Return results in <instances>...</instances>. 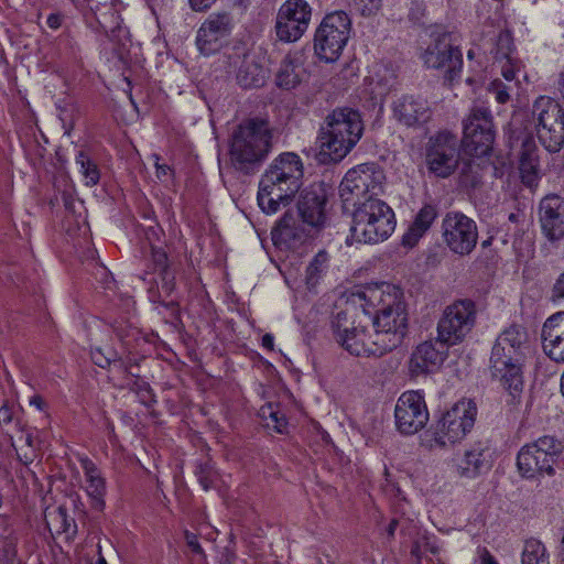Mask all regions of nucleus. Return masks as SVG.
Segmentation results:
<instances>
[{"mask_svg":"<svg viewBox=\"0 0 564 564\" xmlns=\"http://www.w3.org/2000/svg\"><path fill=\"white\" fill-rule=\"evenodd\" d=\"M46 23L51 29H58L61 26V17L58 14H50Z\"/></svg>","mask_w":564,"mask_h":564,"instance_id":"obj_52","label":"nucleus"},{"mask_svg":"<svg viewBox=\"0 0 564 564\" xmlns=\"http://www.w3.org/2000/svg\"><path fill=\"white\" fill-rule=\"evenodd\" d=\"M458 161V141L455 134L441 131L429 139L425 162L431 173L447 177L455 171Z\"/></svg>","mask_w":564,"mask_h":564,"instance_id":"obj_15","label":"nucleus"},{"mask_svg":"<svg viewBox=\"0 0 564 564\" xmlns=\"http://www.w3.org/2000/svg\"><path fill=\"white\" fill-rule=\"evenodd\" d=\"M544 352L556 362H564V312L551 315L542 329Z\"/></svg>","mask_w":564,"mask_h":564,"instance_id":"obj_26","label":"nucleus"},{"mask_svg":"<svg viewBox=\"0 0 564 564\" xmlns=\"http://www.w3.org/2000/svg\"><path fill=\"white\" fill-rule=\"evenodd\" d=\"M364 126L359 112L335 109L327 116L318 137L317 159L327 164L344 159L360 140Z\"/></svg>","mask_w":564,"mask_h":564,"instance_id":"obj_4","label":"nucleus"},{"mask_svg":"<svg viewBox=\"0 0 564 564\" xmlns=\"http://www.w3.org/2000/svg\"><path fill=\"white\" fill-rule=\"evenodd\" d=\"M383 173L375 164H360L344 176L339 195L346 209L354 208L368 199H379L382 192Z\"/></svg>","mask_w":564,"mask_h":564,"instance_id":"obj_8","label":"nucleus"},{"mask_svg":"<svg viewBox=\"0 0 564 564\" xmlns=\"http://www.w3.org/2000/svg\"><path fill=\"white\" fill-rule=\"evenodd\" d=\"M91 360L95 365H97L101 368L105 367L106 357L100 347H97L94 350H91Z\"/></svg>","mask_w":564,"mask_h":564,"instance_id":"obj_48","label":"nucleus"},{"mask_svg":"<svg viewBox=\"0 0 564 564\" xmlns=\"http://www.w3.org/2000/svg\"><path fill=\"white\" fill-rule=\"evenodd\" d=\"M477 416L476 403L463 399L453 404L437 422L434 442L440 447L454 445L466 437L474 427Z\"/></svg>","mask_w":564,"mask_h":564,"instance_id":"obj_11","label":"nucleus"},{"mask_svg":"<svg viewBox=\"0 0 564 564\" xmlns=\"http://www.w3.org/2000/svg\"><path fill=\"white\" fill-rule=\"evenodd\" d=\"M98 551H99V558H98V564H106V560L104 558V556L101 555V546L100 544L98 543Z\"/></svg>","mask_w":564,"mask_h":564,"instance_id":"obj_59","label":"nucleus"},{"mask_svg":"<svg viewBox=\"0 0 564 564\" xmlns=\"http://www.w3.org/2000/svg\"><path fill=\"white\" fill-rule=\"evenodd\" d=\"M421 58L427 68L444 70L449 82L455 79L463 66L460 51L451 43L449 35L445 32L432 35Z\"/></svg>","mask_w":564,"mask_h":564,"instance_id":"obj_18","label":"nucleus"},{"mask_svg":"<svg viewBox=\"0 0 564 564\" xmlns=\"http://www.w3.org/2000/svg\"><path fill=\"white\" fill-rule=\"evenodd\" d=\"M522 67V63L518 58L505 59L501 65V79L508 83L522 84L520 80Z\"/></svg>","mask_w":564,"mask_h":564,"instance_id":"obj_39","label":"nucleus"},{"mask_svg":"<svg viewBox=\"0 0 564 564\" xmlns=\"http://www.w3.org/2000/svg\"><path fill=\"white\" fill-rule=\"evenodd\" d=\"M397 429L402 434L412 435L422 430L429 421V411L423 394L419 391L403 392L395 404Z\"/></svg>","mask_w":564,"mask_h":564,"instance_id":"obj_20","label":"nucleus"},{"mask_svg":"<svg viewBox=\"0 0 564 564\" xmlns=\"http://www.w3.org/2000/svg\"><path fill=\"white\" fill-rule=\"evenodd\" d=\"M487 90L494 96L498 104L505 105L509 102L513 96L519 97L523 91V87L522 84H514V82L508 83L500 78H495L489 83Z\"/></svg>","mask_w":564,"mask_h":564,"instance_id":"obj_35","label":"nucleus"},{"mask_svg":"<svg viewBox=\"0 0 564 564\" xmlns=\"http://www.w3.org/2000/svg\"><path fill=\"white\" fill-rule=\"evenodd\" d=\"M351 31V20L344 11L326 14L314 36V50L319 59L336 62L346 46Z\"/></svg>","mask_w":564,"mask_h":564,"instance_id":"obj_9","label":"nucleus"},{"mask_svg":"<svg viewBox=\"0 0 564 564\" xmlns=\"http://www.w3.org/2000/svg\"><path fill=\"white\" fill-rule=\"evenodd\" d=\"M511 152L518 156V170L521 182L535 188L541 178L539 150L532 135L524 131H512L509 137Z\"/></svg>","mask_w":564,"mask_h":564,"instance_id":"obj_19","label":"nucleus"},{"mask_svg":"<svg viewBox=\"0 0 564 564\" xmlns=\"http://www.w3.org/2000/svg\"><path fill=\"white\" fill-rule=\"evenodd\" d=\"M552 300L554 302L564 301V272L558 276L553 285Z\"/></svg>","mask_w":564,"mask_h":564,"instance_id":"obj_46","label":"nucleus"},{"mask_svg":"<svg viewBox=\"0 0 564 564\" xmlns=\"http://www.w3.org/2000/svg\"><path fill=\"white\" fill-rule=\"evenodd\" d=\"M197 477L204 490H208L209 488L213 487L215 475L210 468H200L199 471L197 473Z\"/></svg>","mask_w":564,"mask_h":564,"instance_id":"obj_44","label":"nucleus"},{"mask_svg":"<svg viewBox=\"0 0 564 564\" xmlns=\"http://www.w3.org/2000/svg\"><path fill=\"white\" fill-rule=\"evenodd\" d=\"M442 236L452 252L467 256L477 243V225L463 213L451 212L442 220Z\"/></svg>","mask_w":564,"mask_h":564,"instance_id":"obj_17","label":"nucleus"},{"mask_svg":"<svg viewBox=\"0 0 564 564\" xmlns=\"http://www.w3.org/2000/svg\"><path fill=\"white\" fill-rule=\"evenodd\" d=\"M313 8L307 0H285L275 17L276 37L284 43L299 41L308 30Z\"/></svg>","mask_w":564,"mask_h":564,"instance_id":"obj_14","label":"nucleus"},{"mask_svg":"<svg viewBox=\"0 0 564 564\" xmlns=\"http://www.w3.org/2000/svg\"><path fill=\"white\" fill-rule=\"evenodd\" d=\"M349 301L359 305L366 314H370L371 310L376 312L372 328L378 345L386 352L402 343L408 327V313L399 286L388 282L360 285L350 293Z\"/></svg>","mask_w":564,"mask_h":564,"instance_id":"obj_1","label":"nucleus"},{"mask_svg":"<svg viewBox=\"0 0 564 564\" xmlns=\"http://www.w3.org/2000/svg\"><path fill=\"white\" fill-rule=\"evenodd\" d=\"M111 6L115 8V13H112V17H115L113 18V22H115L117 19V15L118 14L120 15V11L124 8V6L120 0H116L115 2L111 3Z\"/></svg>","mask_w":564,"mask_h":564,"instance_id":"obj_55","label":"nucleus"},{"mask_svg":"<svg viewBox=\"0 0 564 564\" xmlns=\"http://www.w3.org/2000/svg\"><path fill=\"white\" fill-rule=\"evenodd\" d=\"M489 245H490V241H489V240H485V241L482 242V247H487V246H489Z\"/></svg>","mask_w":564,"mask_h":564,"instance_id":"obj_64","label":"nucleus"},{"mask_svg":"<svg viewBox=\"0 0 564 564\" xmlns=\"http://www.w3.org/2000/svg\"><path fill=\"white\" fill-rule=\"evenodd\" d=\"M497 55L503 59L513 58V39L509 31H502L497 37Z\"/></svg>","mask_w":564,"mask_h":564,"instance_id":"obj_40","label":"nucleus"},{"mask_svg":"<svg viewBox=\"0 0 564 564\" xmlns=\"http://www.w3.org/2000/svg\"><path fill=\"white\" fill-rule=\"evenodd\" d=\"M194 11H205L210 8L216 0H188Z\"/></svg>","mask_w":564,"mask_h":564,"instance_id":"obj_47","label":"nucleus"},{"mask_svg":"<svg viewBox=\"0 0 564 564\" xmlns=\"http://www.w3.org/2000/svg\"><path fill=\"white\" fill-rule=\"evenodd\" d=\"M84 469L86 476L85 489L90 498L91 506L96 510L102 511L105 508V480L93 462H85Z\"/></svg>","mask_w":564,"mask_h":564,"instance_id":"obj_31","label":"nucleus"},{"mask_svg":"<svg viewBox=\"0 0 564 564\" xmlns=\"http://www.w3.org/2000/svg\"><path fill=\"white\" fill-rule=\"evenodd\" d=\"M185 539H186V542L188 544V546L195 552V553H203V549L202 546L199 545L198 541H197V538L195 536V534L193 533H189V532H186L185 533Z\"/></svg>","mask_w":564,"mask_h":564,"instance_id":"obj_49","label":"nucleus"},{"mask_svg":"<svg viewBox=\"0 0 564 564\" xmlns=\"http://www.w3.org/2000/svg\"><path fill=\"white\" fill-rule=\"evenodd\" d=\"M297 209L303 224L313 228L323 227L326 223V196L324 191L321 187L304 191L299 200Z\"/></svg>","mask_w":564,"mask_h":564,"instance_id":"obj_25","label":"nucleus"},{"mask_svg":"<svg viewBox=\"0 0 564 564\" xmlns=\"http://www.w3.org/2000/svg\"><path fill=\"white\" fill-rule=\"evenodd\" d=\"M540 223L550 240L564 238V199L547 195L540 203Z\"/></svg>","mask_w":564,"mask_h":564,"instance_id":"obj_23","label":"nucleus"},{"mask_svg":"<svg viewBox=\"0 0 564 564\" xmlns=\"http://www.w3.org/2000/svg\"><path fill=\"white\" fill-rule=\"evenodd\" d=\"M25 442L28 443V445H32V438L30 435L26 436Z\"/></svg>","mask_w":564,"mask_h":564,"instance_id":"obj_62","label":"nucleus"},{"mask_svg":"<svg viewBox=\"0 0 564 564\" xmlns=\"http://www.w3.org/2000/svg\"><path fill=\"white\" fill-rule=\"evenodd\" d=\"M155 169L156 176L159 180H162L163 177H166L169 175L170 167L166 164H161L159 162V156H155Z\"/></svg>","mask_w":564,"mask_h":564,"instance_id":"obj_51","label":"nucleus"},{"mask_svg":"<svg viewBox=\"0 0 564 564\" xmlns=\"http://www.w3.org/2000/svg\"><path fill=\"white\" fill-rule=\"evenodd\" d=\"M564 446L554 436L543 435L523 445L517 456V467L522 477L534 479L541 476H553L555 469L564 466Z\"/></svg>","mask_w":564,"mask_h":564,"instance_id":"obj_7","label":"nucleus"},{"mask_svg":"<svg viewBox=\"0 0 564 564\" xmlns=\"http://www.w3.org/2000/svg\"><path fill=\"white\" fill-rule=\"evenodd\" d=\"M259 415L269 429H273L279 433L284 431L286 421L278 406H274L272 403L264 404L260 408Z\"/></svg>","mask_w":564,"mask_h":564,"instance_id":"obj_38","label":"nucleus"},{"mask_svg":"<svg viewBox=\"0 0 564 564\" xmlns=\"http://www.w3.org/2000/svg\"><path fill=\"white\" fill-rule=\"evenodd\" d=\"M351 2L365 17L376 14L382 6V0H351Z\"/></svg>","mask_w":564,"mask_h":564,"instance_id":"obj_41","label":"nucleus"},{"mask_svg":"<svg viewBox=\"0 0 564 564\" xmlns=\"http://www.w3.org/2000/svg\"><path fill=\"white\" fill-rule=\"evenodd\" d=\"M82 172L86 178L87 185H95L99 180V172L94 163H91L84 155H80L79 160Z\"/></svg>","mask_w":564,"mask_h":564,"instance_id":"obj_42","label":"nucleus"},{"mask_svg":"<svg viewBox=\"0 0 564 564\" xmlns=\"http://www.w3.org/2000/svg\"><path fill=\"white\" fill-rule=\"evenodd\" d=\"M350 237L357 242L379 243L395 229L393 209L382 199H368L352 208Z\"/></svg>","mask_w":564,"mask_h":564,"instance_id":"obj_6","label":"nucleus"},{"mask_svg":"<svg viewBox=\"0 0 564 564\" xmlns=\"http://www.w3.org/2000/svg\"><path fill=\"white\" fill-rule=\"evenodd\" d=\"M44 519L53 536L65 534L69 539L76 533V523L74 519L67 516L64 507L47 508Z\"/></svg>","mask_w":564,"mask_h":564,"instance_id":"obj_33","label":"nucleus"},{"mask_svg":"<svg viewBox=\"0 0 564 564\" xmlns=\"http://www.w3.org/2000/svg\"><path fill=\"white\" fill-rule=\"evenodd\" d=\"M274 337L271 334H265L262 337V346L269 350L273 349Z\"/></svg>","mask_w":564,"mask_h":564,"instance_id":"obj_54","label":"nucleus"},{"mask_svg":"<svg viewBox=\"0 0 564 564\" xmlns=\"http://www.w3.org/2000/svg\"><path fill=\"white\" fill-rule=\"evenodd\" d=\"M558 89H560L562 97L564 98V70L560 74Z\"/></svg>","mask_w":564,"mask_h":564,"instance_id":"obj_58","label":"nucleus"},{"mask_svg":"<svg viewBox=\"0 0 564 564\" xmlns=\"http://www.w3.org/2000/svg\"><path fill=\"white\" fill-rule=\"evenodd\" d=\"M532 119L540 142L552 153L564 144V112L561 105L551 97L540 96L532 106Z\"/></svg>","mask_w":564,"mask_h":564,"instance_id":"obj_10","label":"nucleus"},{"mask_svg":"<svg viewBox=\"0 0 564 564\" xmlns=\"http://www.w3.org/2000/svg\"><path fill=\"white\" fill-rule=\"evenodd\" d=\"M492 452L482 442H476L465 449L456 464L457 474L467 479H475L492 467Z\"/></svg>","mask_w":564,"mask_h":564,"instance_id":"obj_22","label":"nucleus"},{"mask_svg":"<svg viewBox=\"0 0 564 564\" xmlns=\"http://www.w3.org/2000/svg\"><path fill=\"white\" fill-rule=\"evenodd\" d=\"M303 162L293 152L276 156L262 174L258 189V205L268 215L286 206L302 186Z\"/></svg>","mask_w":564,"mask_h":564,"instance_id":"obj_2","label":"nucleus"},{"mask_svg":"<svg viewBox=\"0 0 564 564\" xmlns=\"http://www.w3.org/2000/svg\"><path fill=\"white\" fill-rule=\"evenodd\" d=\"M480 564H498L489 551L484 550L480 555Z\"/></svg>","mask_w":564,"mask_h":564,"instance_id":"obj_53","label":"nucleus"},{"mask_svg":"<svg viewBox=\"0 0 564 564\" xmlns=\"http://www.w3.org/2000/svg\"><path fill=\"white\" fill-rule=\"evenodd\" d=\"M30 404L31 405H34L36 406L37 409H42L43 406V399L39 395H34L31 400H30Z\"/></svg>","mask_w":564,"mask_h":564,"instance_id":"obj_56","label":"nucleus"},{"mask_svg":"<svg viewBox=\"0 0 564 564\" xmlns=\"http://www.w3.org/2000/svg\"><path fill=\"white\" fill-rule=\"evenodd\" d=\"M333 326L337 341L349 354L366 357H380L387 354L383 347L378 345L379 341L376 340L375 332L370 334L367 327L360 325V323L356 325V322L349 318L347 312H339L333 322Z\"/></svg>","mask_w":564,"mask_h":564,"instance_id":"obj_12","label":"nucleus"},{"mask_svg":"<svg viewBox=\"0 0 564 564\" xmlns=\"http://www.w3.org/2000/svg\"><path fill=\"white\" fill-rule=\"evenodd\" d=\"M397 76L393 67L378 63L373 65L370 75L366 78L367 90L375 102H381L394 88Z\"/></svg>","mask_w":564,"mask_h":564,"instance_id":"obj_27","label":"nucleus"},{"mask_svg":"<svg viewBox=\"0 0 564 564\" xmlns=\"http://www.w3.org/2000/svg\"><path fill=\"white\" fill-rule=\"evenodd\" d=\"M476 322V307L471 301H456L448 305L437 323V341L454 346L465 339Z\"/></svg>","mask_w":564,"mask_h":564,"instance_id":"obj_13","label":"nucleus"},{"mask_svg":"<svg viewBox=\"0 0 564 564\" xmlns=\"http://www.w3.org/2000/svg\"><path fill=\"white\" fill-rule=\"evenodd\" d=\"M445 358V351L436 349L431 341H424L413 351L410 360V370L413 375L433 371L443 364Z\"/></svg>","mask_w":564,"mask_h":564,"instance_id":"obj_28","label":"nucleus"},{"mask_svg":"<svg viewBox=\"0 0 564 564\" xmlns=\"http://www.w3.org/2000/svg\"><path fill=\"white\" fill-rule=\"evenodd\" d=\"M423 549L424 551H427L435 556L438 555L441 552V546L434 538H425L423 542ZM412 554L420 562L422 558V545L416 544L412 550Z\"/></svg>","mask_w":564,"mask_h":564,"instance_id":"obj_43","label":"nucleus"},{"mask_svg":"<svg viewBox=\"0 0 564 564\" xmlns=\"http://www.w3.org/2000/svg\"><path fill=\"white\" fill-rule=\"evenodd\" d=\"M494 140L490 111L487 108H474L464 122L462 143L465 152L474 156L487 155L492 149Z\"/></svg>","mask_w":564,"mask_h":564,"instance_id":"obj_16","label":"nucleus"},{"mask_svg":"<svg viewBox=\"0 0 564 564\" xmlns=\"http://www.w3.org/2000/svg\"><path fill=\"white\" fill-rule=\"evenodd\" d=\"M12 421V413L7 404L0 408V424H9Z\"/></svg>","mask_w":564,"mask_h":564,"instance_id":"obj_50","label":"nucleus"},{"mask_svg":"<svg viewBox=\"0 0 564 564\" xmlns=\"http://www.w3.org/2000/svg\"><path fill=\"white\" fill-rule=\"evenodd\" d=\"M152 260L158 270H165L167 257L166 253L160 248L152 249Z\"/></svg>","mask_w":564,"mask_h":564,"instance_id":"obj_45","label":"nucleus"},{"mask_svg":"<svg viewBox=\"0 0 564 564\" xmlns=\"http://www.w3.org/2000/svg\"><path fill=\"white\" fill-rule=\"evenodd\" d=\"M329 256L321 250L315 254L306 268L305 283L308 289L316 288L328 270Z\"/></svg>","mask_w":564,"mask_h":564,"instance_id":"obj_34","label":"nucleus"},{"mask_svg":"<svg viewBox=\"0 0 564 564\" xmlns=\"http://www.w3.org/2000/svg\"><path fill=\"white\" fill-rule=\"evenodd\" d=\"M521 564H550V555L544 544L534 539L525 541Z\"/></svg>","mask_w":564,"mask_h":564,"instance_id":"obj_37","label":"nucleus"},{"mask_svg":"<svg viewBox=\"0 0 564 564\" xmlns=\"http://www.w3.org/2000/svg\"><path fill=\"white\" fill-rule=\"evenodd\" d=\"M393 118L406 127H419L431 117L427 101L410 95L398 98L392 105Z\"/></svg>","mask_w":564,"mask_h":564,"instance_id":"obj_24","label":"nucleus"},{"mask_svg":"<svg viewBox=\"0 0 564 564\" xmlns=\"http://www.w3.org/2000/svg\"><path fill=\"white\" fill-rule=\"evenodd\" d=\"M528 349L527 333L518 326L505 329L492 347L490 373L508 392L510 402H516L523 390L522 367Z\"/></svg>","mask_w":564,"mask_h":564,"instance_id":"obj_3","label":"nucleus"},{"mask_svg":"<svg viewBox=\"0 0 564 564\" xmlns=\"http://www.w3.org/2000/svg\"><path fill=\"white\" fill-rule=\"evenodd\" d=\"M271 235L274 245L285 248H295L305 237L304 229L297 224L296 218L289 213L284 214Z\"/></svg>","mask_w":564,"mask_h":564,"instance_id":"obj_29","label":"nucleus"},{"mask_svg":"<svg viewBox=\"0 0 564 564\" xmlns=\"http://www.w3.org/2000/svg\"><path fill=\"white\" fill-rule=\"evenodd\" d=\"M301 74L302 67L285 58L276 73V84L283 89H292L301 82Z\"/></svg>","mask_w":564,"mask_h":564,"instance_id":"obj_36","label":"nucleus"},{"mask_svg":"<svg viewBox=\"0 0 564 564\" xmlns=\"http://www.w3.org/2000/svg\"><path fill=\"white\" fill-rule=\"evenodd\" d=\"M395 524H397V523H395V521H392V522H391V524H390V527H389V533H390V534H393V531H394V529H395Z\"/></svg>","mask_w":564,"mask_h":564,"instance_id":"obj_60","label":"nucleus"},{"mask_svg":"<svg viewBox=\"0 0 564 564\" xmlns=\"http://www.w3.org/2000/svg\"><path fill=\"white\" fill-rule=\"evenodd\" d=\"M272 149V128L264 118H250L232 132L229 155L232 165L248 172L262 163Z\"/></svg>","mask_w":564,"mask_h":564,"instance_id":"obj_5","label":"nucleus"},{"mask_svg":"<svg viewBox=\"0 0 564 564\" xmlns=\"http://www.w3.org/2000/svg\"><path fill=\"white\" fill-rule=\"evenodd\" d=\"M431 564H444L443 562H441V558L437 557L436 558V562H434L433 560H430Z\"/></svg>","mask_w":564,"mask_h":564,"instance_id":"obj_61","label":"nucleus"},{"mask_svg":"<svg viewBox=\"0 0 564 564\" xmlns=\"http://www.w3.org/2000/svg\"><path fill=\"white\" fill-rule=\"evenodd\" d=\"M121 21H122V19H121V17L118 14V15H117V19H116V21H115V23H116V29H117V31H118L119 35H121V34H126V33H127V31H126L124 29H122V28H121V25H120V22H121Z\"/></svg>","mask_w":564,"mask_h":564,"instance_id":"obj_57","label":"nucleus"},{"mask_svg":"<svg viewBox=\"0 0 564 564\" xmlns=\"http://www.w3.org/2000/svg\"><path fill=\"white\" fill-rule=\"evenodd\" d=\"M232 30V19L229 13L210 14L198 28L196 46L200 54L210 56L220 51L227 43Z\"/></svg>","mask_w":564,"mask_h":564,"instance_id":"obj_21","label":"nucleus"},{"mask_svg":"<svg viewBox=\"0 0 564 564\" xmlns=\"http://www.w3.org/2000/svg\"><path fill=\"white\" fill-rule=\"evenodd\" d=\"M436 218V209L431 205L423 206L414 221L402 237V243L405 247L412 248L429 230L434 219Z\"/></svg>","mask_w":564,"mask_h":564,"instance_id":"obj_32","label":"nucleus"},{"mask_svg":"<svg viewBox=\"0 0 564 564\" xmlns=\"http://www.w3.org/2000/svg\"><path fill=\"white\" fill-rule=\"evenodd\" d=\"M239 65L237 72V82L241 87L253 88L263 85L267 77V70L252 56H235L230 66Z\"/></svg>","mask_w":564,"mask_h":564,"instance_id":"obj_30","label":"nucleus"},{"mask_svg":"<svg viewBox=\"0 0 564 564\" xmlns=\"http://www.w3.org/2000/svg\"><path fill=\"white\" fill-rule=\"evenodd\" d=\"M467 57H468V58H473V57H474V51H473V50H469V51L467 52Z\"/></svg>","mask_w":564,"mask_h":564,"instance_id":"obj_63","label":"nucleus"}]
</instances>
